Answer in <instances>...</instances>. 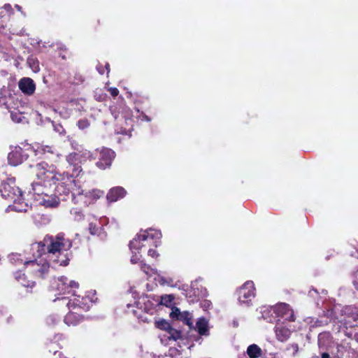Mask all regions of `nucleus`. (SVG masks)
<instances>
[{"label":"nucleus","instance_id":"f257e3e1","mask_svg":"<svg viewBox=\"0 0 358 358\" xmlns=\"http://www.w3.org/2000/svg\"><path fill=\"white\" fill-rule=\"evenodd\" d=\"M72 246L70 240L64 238L63 234L57 236L46 235L43 241L31 245L32 250H36L37 255H45L39 259L24 261V266L35 276L43 278L48 272L50 265L66 266L69 264L68 250Z\"/></svg>","mask_w":358,"mask_h":358},{"label":"nucleus","instance_id":"f03ea898","mask_svg":"<svg viewBox=\"0 0 358 358\" xmlns=\"http://www.w3.org/2000/svg\"><path fill=\"white\" fill-rule=\"evenodd\" d=\"M0 194L1 196L10 202L8 208L16 212H26L28 205L23 200L22 192L15 185V180L13 178H7L0 185Z\"/></svg>","mask_w":358,"mask_h":358},{"label":"nucleus","instance_id":"7ed1b4c3","mask_svg":"<svg viewBox=\"0 0 358 358\" xmlns=\"http://www.w3.org/2000/svg\"><path fill=\"white\" fill-rule=\"evenodd\" d=\"M74 176L76 174L54 173L52 181L54 185H57L55 190L60 196H66L71 194L72 199L74 200L76 195L83 194V190L78 184L79 181L75 180Z\"/></svg>","mask_w":358,"mask_h":358},{"label":"nucleus","instance_id":"20e7f679","mask_svg":"<svg viewBox=\"0 0 358 358\" xmlns=\"http://www.w3.org/2000/svg\"><path fill=\"white\" fill-rule=\"evenodd\" d=\"M96 155H98L99 159V161L96 163V166L101 169H106L111 166L112 162L115 157V153L109 148H103L101 150H96L95 153L85 150L82 155V156L90 160L95 159Z\"/></svg>","mask_w":358,"mask_h":358},{"label":"nucleus","instance_id":"39448f33","mask_svg":"<svg viewBox=\"0 0 358 358\" xmlns=\"http://www.w3.org/2000/svg\"><path fill=\"white\" fill-rule=\"evenodd\" d=\"M162 238V234L159 231L149 229L143 231H141V234L130 241L129 247L131 250H134L139 251V250L144 246L142 241L150 242L152 241V244L157 247L159 244L160 238Z\"/></svg>","mask_w":358,"mask_h":358},{"label":"nucleus","instance_id":"423d86ee","mask_svg":"<svg viewBox=\"0 0 358 358\" xmlns=\"http://www.w3.org/2000/svg\"><path fill=\"white\" fill-rule=\"evenodd\" d=\"M31 173L36 176L37 179L43 183L51 185L54 174V167L48 165L45 162L37 163L35 165L29 166Z\"/></svg>","mask_w":358,"mask_h":358},{"label":"nucleus","instance_id":"0eeeda50","mask_svg":"<svg viewBox=\"0 0 358 358\" xmlns=\"http://www.w3.org/2000/svg\"><path fill=\"white\" fill-rule=\"evenodd\" d=\"M78 282L73 280L69 281L64 276L54 280L51 285L52 288L58 291L59 294H71L73 296H76L75 289L78 288Z\"/></svg>","mask_w":358,"mask_h":358},{"label":"nucleus","instance_id":"6e6552de","mask_svg":"<svg viewBox=\"0 0 358 358\" xmlns=\"http://www.w3.org/2000/svg\"><path fill=\"white\" fill-rule=\"evenodd\" d=\"M238 299L241 303L248 305L255 297V286L252 281H247L237 291Z\"/></svg>","mask_w":358,"mask_h":358},{"label":"nucleus","instance_id":"1a4fd4ad","mask_svg":"<svg viewBox=\"0 0 358 358\" xmlns=\"http://www.w3.org/2000/svg\"><path fill=\"white\" fill-rule=\"evenodd\" d=\"M277 321L282 319L285 321L292 322L295 320L294 311L287 303H279L275 306ZM275 311V310H273Z\"/></svg>","mask_w":358,"mask_h":358},{"label":"nucleus","instance_id":"9d476101","mask_svg":"<svg viewBox=\"0 0 358 358\" xmlns=\"http://www.w3.org/2000/svg\"><path fill=\"white\" fill-rule=\"evenodd\" d=\"M29 154L20 147H15L8 155V162L11 166H17L27 160Z\"/></svg>","mask_w":358,"mask_h":358},{"label":"nucleus","instance_id":"9b49d317","mask_svg":"<svg viewBox=\"0 0 358 358\" xmlns=\"http://www.w3.org/2000/svg\"><path fill=\"white\" fill-rule=\"evenodd\" d=\"M92 303V301L88 296L80 298V296H78L73 299H69L66 305L68 308L72 310L81 309L84 311H87L90 309Z\"/></svg>","mask_w":358,"mask_h":358},{"label":"nucleus","instance_id":"f8f14e48","mask_svg":"<svg viewBox=\"0 0 358 358\" xmlns=\"http://www.w3.org/2000/svg\"><path fill=\"white\" fill-rule=\"evenodd\" d=\"M170 317L173 319L183 322V323L187 325L189 329H192L194 327L192 322V314L188 311L181 312L178 308L174 307L171 310Z\"/></svg>","mask_w":358,"mask_h":358},{"label":"nucleus","instance_id":"ddd939ff","mask_svg":"<svg viewBox=\"0 0 358 358\" xmlns=\"http://www.w3.org/2000/svg\"><path fill=\"white\" fill-rule=\"evenodd\" d=\"M274 330L277 340L280 342L287 341L292 334L289 328L280 320L277 321Z\"/></svg>","mask_w":358,"mask_h":358},{"label":"nucleus","instance_id":"4468645a","mask_svg":"<svg viewBox=\"0 0 358 358\" xmlns=\"http://www.w3.org/2000/svg\"><path fill=\"white\" fill-rule=\"evenodd\" d=\"M317 345L321 350H326L334 348V341L330 333L327 331L320 333L317 338Z\"/></svg>","mask_w":358,"mask_h":358},{"label":"nucleus","instance_id":"2eb2a0df","mask_svg":"<svg viewBox=\"0 0 358 358\" xmlns=\"http://www.w3.org/2000/svg\"><path fill=\"white\" fill-rule=\"evenodd\" d=\"M80 157V155L76 152L70 153L66 157V162L71 169L73 174H76V176H78L82 171L81 166L79 164Z\"/></svg>","mask_w":358,"mask_h":358},{"label":"nucleus","instance_id":"dca6fc26","mask_svg":"<svg viewBox=\"0 0 358 358\" xmlns=\"http://www.w3.org/2000/svg\"><path fill=\"white\" fill-rule=\"evenodd\" d=\"M63 197L59 199L58 196L52 194H49V192H47L43 195L41 198H36V200L39 202L40 204L45 206V207H56L60 200L66 199L65 196H62Z\"/></svg>","mask_w":358,"mask_h":358},{"label":"nucleus","instance_id":"f3484780","mask_svg":"<svg viewBox=\"0 0 358 358\" xmlns=\"http://www.w3.org/2000/svg\"><path fill=\"white\" fill-rule=\"evenodd\" d=\"M20 90L25 94H32L36 89L34 80L29 78H23L19 81L18 84Z\"/></svg>","mask_w":358,"mask_h":358},{"label":"nucleus","instance_id":"a211bd4d","mask_svg":"<svg viewBox=\"0 0 358 358\" xmlns=\"http://www.w3.org/2000/svg\"><path fill=\"white\" fill-rule=\"evenodd\" d=\"M126 194L125 189L122 187H115L109 191L107 194V199L110 202L117 201L118 199L123 198Z\"/></svg>","mask_w":358,"mask_h":358},{"label":"nucleus","instance_id":"6ab92c4d","mask_svg":"<svg viewBox=\"0 0 358 358\" xmlns=\"http://www.w3.org/2000/svg\"><path fill=\"white\" fill-rule=\"evenodd\" d=\"M33 194L36 198H41L45 193L50 192V189L47 188L45 183L39 181L31 184Z\"/></svg>","mask_w":358,"mask_h":358},{"label":"nucleus","instance_id":"aec40b11","mask_svg":"<svg viewBox=\"0 0 358 358\" xmlns=\"http://www.w3.org/2000/svg\"><path fill=\"white\" fill-rule=\"evenodd\" d=\"M275 306L264 307L262 310V315L264 320L268 322H277Z\"/></svg>","mask_w":358,"mask_h":358},{"label":"nucleus","instance_id":"412c9836","mask_svg":"<svg viewBox=\"0 0 358 358\" xmlns=\"http://www.w3.org/2000/svg\"><path fill=\"white\" fill-rule=\"evenodd\" d=\"M82 318L78 313L71 311L65 316L64 321L68 326H75L82 320Z\"/></svg>","mask_w":358,"mask_h":358},{"label":"nucleus","instance_id":"4be33fe9","mask_svg":"<svg viewBox=\"0 0 358 358\" xmlns=\"http://www.w3.org/2000/svg\"><path fill=\"white\" fill-rule=\"evenodd\" d=\"M208 321L203 318L201 317L198 320L196 323V329L200 335L207 336L209 334Z\"/></svg>","mask_w":358,"mask_h":358},{"label":"nucleus","instance_id":"5701e85b","mask_svg":"<svg viewBox=\"0 0 358 358\" xmlns=\"http://www.w3.org/2000/svg\"><path fill=\"white\" fill-rule=\"evenodd\" d=\"M15 278L24 287L31 288L35 285V282L34 281L27 280L25 275L24 273H22L20 271H17L15 274Z\"/></svg>","mask_w":358,"mask_h":358},{"label":"nucleus","instance_id":"b1692460","mask_svg":"<svg viewBox=\"0 0 358 358\" xmlns=\"http://www.w3.org/2000/svg\"><path fill=\"white\" fill-rule=\"evenodd\" d=\"M247 354L250 358H258L262 355V350L257 345L252 344L248 347Z\"/></svg>","mask_w":358,"mask_h":358},{"label":"nucleus","instance_id":"393cba45","mask_svg":"<svg viewBox=\"0 0 358 358\" xmlns=\"http://www.w3.org/2000/svg\"><path fill=\"white\" fill-rule=\"evenodd\" d=\"M169 334V338L173 339L174 341H177L179 339H182V333L180 331L173 329L171 327L170 329L167 331Z\"/></svg>","mask_w":358,"mask_h":358},{"label":"nucleus","instance_id":"a878e982","mask_svg":"<svg viewBox=\"0 0 358 358\" xmlns=\"http://www.w3.org/2000/svg\"><path fill=\"white\" fill-rule=\"evenodd\" d=\"M8 258L9 261L12 264L24 265V262L22 259L21 255L20 254H12L9 255Z\"/></svg>","mask_w":358,"mask_h":358},{"label":"nucleus","instance_id":"bb28decb","mask_svg":"<svg viewBox=\"0 0 358 358\" xmlns=\"http://www.w3.org/2000/svg\"><path fill=\"white\" fill-rule=\"evenodd\" d=\"M157 328L168 331L171 327V324L166 320H159L155 322Z\"/></svg>","mask_w":358,"mask_h":358},{"label":"nucleus","instance_id":"cd10ccee","mask_svg":"<svg viewBox=\"0 0 358 358\" xmlns=\"http://www.w3.org/2000/svg\"><path fill=\"white\" fill-rule=\"evenodd\" d=\"M53 129L55 132L58 133L59 135L64 136L66 134V131L63 126L60 124L56 123L55 122H52Z\"/></svg>","mask_w":358,"mask_h":358},{"label":"nucleus","instance_id":"c85d7f7f","mask_svg":"<svg viewBox=\"0 0 358 358\" xmlns=\"http://www.w3.org/2000/svg\"><path fill=\"white\" fill-rule=\"evenodd\" d=\"M27 63L29 64V66L33 70V71H34V72L39 71L40 69L38 66V61H36V59H34L33 58H28Z\"/></svg>","mask_w":358,"mask_h":358},{"label":"nucleus","instance_id":"c756f323","mask_svg":"<svg viewBox=\"0 0 358 358\" xmlns=\"http://www.w3.org/2000/svg\"><path fill=\"white\" fill-rule=\"evenodd\" d=\"M59 321V317L57 315H50L46 319V322L49 326H53Z\"/></svg>","mask_w":358,"mask_h":358},{"label":"nucleus","instance_id":"7c9ffc66","mask_svg":"<svg viewBox=\"0 0 358 358\" xmlns=\"http://www.w3.org/2000/svg\"><path fill=\"white\" fill-rule=\"evenodd\" d=\"M103 195V192L98 189H94L92 192L86 193V196H92L94 199L100 198Z\"/></svg>","mask_w":358,"mask_h":358},{"label":"nucleus","instance_id":"2f4dec72","mask_svg":"<svg viewBox=\"0 0 358 358\" xmlns=\"http://www.w3.org/2000/svg\"><path fill=\"white\" fill-rule=\"evenodd\" d=\"M173 297L171 295H164L161 296L160 303L162 305L169 306L172 301Z\"/></svg>","mask_w":358,"mask_h":358},{"label":"nucleus","instance_id":"473e14b6","mask_svg":"<svg viewBox=\"0 0 358 358\" xmlns=\"http://www.w3.org/2000/svg\"><path fill=\"white\" fill-rule=\"evenodd\" d=\"M197 285H198V281L197 280H196L195 282H192L191 287L194 290V295H197L198 296H200V297L205 296L206 295V289H204L203 290H201V293H199V291L196 292L195 290L196 288Z\"/></svg>","mask_w":358,"mask_h":358},{"label":"nucleus","instance_id":"72a5a7b5","mask_svg":"<svg viewBox=\"0 0 358 358\" xmlns=\"http://www.w3.org/2000/svg\"><path fill=\"white\" fill-rule=\"evenodd\" d=\"M286 350L290 352L292 356H295L299 351V345L296 343H292L287 346Z\"/></svg>","mask_w":358,"mask_h":358},{"label":"nucleus","instance_id":"f704fd0d","mask_svg":"<svg viewBox=\"0 0 358 358\" xmlns=\"http://www.w3.org/2000/svg\"><path fill=\"white\" fill-rule=\"evenodd\" d=\"M71 214L74 217V219L78 221L82 220L83 217L82 212L78 208H72L71 210Z\"/></svg>","mask_w":358,"mask_h":358},{"label":"nucleus","instance_id":"c9c22d12","mask_svg":"<svg viewBox=\"0 0 358 358\" xmlns=\"http://www.w3.org/2000/svg\"><path fill=\"white\" fill-rule=\"evenodd\" d=\"M90 125L89 121L87 119H82L78 121L77 126L80 129H85Z\"/></svg>","mask_w":358,"mask_h":358},{"label":"nucleus","instance_id":"e433bc0d","mask_svg":"<svg viewBox=\"0 0 358 358\" xmlns=\"http://www.w3.org/2000/svg\"><path fill=\"white\" fill-rule=\"evenodd\" d=\"M41 151L45 154V153H51V154H54L55 152V148L52 147V146H49V145H42L41 147Z\"/></svg>","mask_w":358,"mask_h":358},{"label":"nucleus","instance_id":"4c0bfd02","mask_svg":"<svg viewBox=\"0 0 358 358\" xmlns=\"http://www.w3.org/2000/svg\"><path fill=\"white\" fill-rule=\"evenodd\" d=\"M133 255L131 257V262L132 264H136L141 257V255H139V251H134V250H131Z\"/></svg>","mask_w":358,"mask_h":358},{"label":"nucleus","instance_id":"58836bf2","mask_svg":"<svg viewBox=\"0 0 358 358\" xmlns=\"http://www.w3.org/2000/svg\"><path fill=\"white\" fill-rule=\"evenodd\" d=\"M141 269L147 275H151V272L154 273V269L151 268L150 266L145 264H141Z\"/></svg>","mask_w":358,"mask_h":358},{"label":"nucleus","instance_id":"ea45409f","mask_svg":"<svg viewBox=\"0 0 358 358\" xmlns=\"http://www.w3.org/2000/svg\"><path fill=\"white\" fill-rule=\"evenodd\" d=\"M109 91H110V92L111 95H112L113 96H114V97L118 95L119 91H118V90H117V88H115V87H110V88L109 89Z\"/></svg>","mask_w":358,"mask_h":358},{"label":"nucleus","instance_id":"a19ab883","mask_svg":"<svg viewBox=\"0 0 358 358\" xmlns=\"http://www.w3.org/2000/svg\"><path fill=\"white\" fill-rule=\"evenodd\" d=\"M148 255L152 257H156L158 256V254L157 253L156 250H155L153 249H150L148 250Z\"/></svg>","mask_w":358,"mask_h":358},{"label":"nucleus","instance_id":"79ce46f5","mask_svg":"<svg viewBox=\"0 0 358 358\" xmlns=\"http://www.w3.org/2000/svg\"><path fill=\"white\" fill-rule=\"evenodd\" d=\"M110 110L111 112V114L114 117L115 119H117L118 117V113L115 110V108L110 107Z\"/></svg>","mask_w":358,"mask_h":358},{"label":"nucleus","instance_id":"37998d69","mask_svg":"<svg viewBox=\"0 0 358 358\" xmlns=\"http://www.w3.org/2000/svg\"><path fill=\"white\" fill-rule=\"evenodd\" d=\"M353 284L357 289H358V271L356 272Z\"/></svg>","mask_w":358,"mask_h":358},{"label":"nucleus","instance_id":"c03bdc74","mask_svg":"<svg viewBox=\"0 0 358 358\" xmlns=\"http://www.w3.org/2000/svg\"><path fill=\"white\" fill-rule=\"evenodd\" d=\"M96 69H97V71H99V73L100 74H103V73H104V70H103V69L102 66H101L100 64H99L96 66Z\"/></svg>","mask_w":358,"mask_h":358},{"label":"nucleus","instance_id":"a18cd8bd","mask_svg":"<svg viewBox=\"0 0 358 358\" xmlns=\"http://www.w3.org/2000/svg\"><path fill=\"white\" fill-rule=\"evenodd\" d=\"M211 305V303L208 301H204L202 303V307L203 308H208Z\"/></svg>","mask_w":358,"mask_h":358},{"label":"nucleus","instance_id":"49530a36","mask_svg":"<svg viewBox=\"0 0 358 358\" xmlns=\"http://www.w3.org/2000/svg\"><path fill=\"white\" fill-rule=\"evenodd\" d=\"M321 358H330L329 354L327 352H322L321 353Z\"/></svg>","mask_w":358,"mask_h":358},{"label":"nucleus","instance_id":"de8ad7c7","mask_svg":"<svg viewBox=\"0 0 358 358\" xmlns=\"http://www.w3.org/2000/svg\"><path fill=\"white\" fill-rule=\"evenodd\" d=\"M143 120H146L147 122H150L151 120L150 118L145 114H143Z\"/></svg>","mask_w":358,"mask_h":358},{"label":"nucleus","instance_id":"09e8293b","mask_svg":"<svg viewBox=\"0 0 358 358\" xmlns=\"http://www.w3.org/2000/svg\"><path fill=\"white\" fill-rule=\"evenodd\" d=\"M94 229V227H93L92 223H90V231H91V234H94V232L93 231V229Z\"/></svg>","mask_w":358,"mask_h":358},{"label":"nucleus","instance_id":"8fccbe9b","mask_svg":"<svg viewBox=\"0 0 358 358\" xmlns=\"http://www.w3.org/2000/svg\"><path fill=\"white\" fill-rule=\"evenodd\" d=\"M109 67H110L109 64H108V63H106V66H105V68H106V69L107 70V74H108V73H109Z\"/></svg>","mask_w":358,"mask_h":358},{"label":"nucleus","instance_id":"3c124183","mask_svg":"<svg viewBox=\"0 0 358 358\" xmlns=\"http://www.w3.org/2000/svg\"><path fill=\"white\" fill-rule=\"evenodd\" d=\"M313 292H314V293L317 294V290H316V289H313V290H310V291L309 292V294H310L311 296H313Z\"/></svg>","mask_w":358,"mask_h":358},{"label":"nucleus","instance_id":"603ef678","mask_svg":"<svg viewBox=\"0 0 358 358\" xmlns=\"http://www.w3.org/2000/svg\"><path fill=\"white\" fill-rule=\"evenodd\" d=\"M354 339L358 343V333L355 334Z\"/></svg>","mask_w":358,"mask_h":358},{"label":"nucleus","instance_id":"864d4df0","mask_svg":"<svg viewBox=\"0 0 358 358\" xmlns=\"http://www.w3.org/2000/svg\"><path fill=\"white\" fill-rule=\"evenodd\" d=\"M15 8H17V10L22 11V7L20 6L19 5H15Z\"/></svg>","mask_w":358,"mask_h":358},{"label":"nucleus","instance_id":"5fc2aeb1","mask_svg":"<svg viewBox=\"0 0 358 358\" xmlns=\"http://www.w3.org/2000/svg\"><path fill=\"white\" fill-rule=\"evenodd\" d=\"M68 299H69V297H65V296H64V297H62V299H60V298H59V297L57 298V299H58V300H63V301H66V300H67Z\"/></svg>","mask_w":358,"mask_h":358},{"label":"nucleus","instance_id":"6e6d98bb","mask_svg":"<svg viewBox=\"0 0 358 358\" xmlns=\"http://www.w3.org/2000/svg\"><path fill=\"white\" fill-rule=\"evenodd\" d=\"M354 320H357L358 319V313H356L355 316L353 317Z\"/></svg>","mask_w":358,"mask_h":358},{"label":"nucleus","instance_id":"4d7b16f0","mask_svg":"<svg viewBox=\"0 0 358 358\" xmlns=\"http://www.w3.org/2000/svg\"><path fill=\"white\" fill-rule=\"evenodd\" d=\"M234 327H238V322L236 321H234Z\"/></svg>","mask_w":358,"mask_h":358},{"label":"nucleus","instance_id":"13d9d810","mask_svg":"<svg viewBox=\"0 0 358 358\" xmlns=\"http://www.w3.org/2000/svg\"><path fill=\"white\" fill-rule=\"evenodd\" d=\"M311 358H319V357H317V356H313V357H312Z\"/></svg>","mask_w":358,"mask_h":358},{"label":"nucleus","instance_id":"bf43d9fd","mask_svg":"<svg viewBox=\"0 0 358 358\" xmlns=\"http://www.w3.org/2000/svg\"><path fill=\"white\" fill-rule=\"evenodd\" d=\"M11 116H12V118L14 119V115L13 113L11 114Z\"/></svg>","mask_w":358,"mask_h":358}]
</instances>
